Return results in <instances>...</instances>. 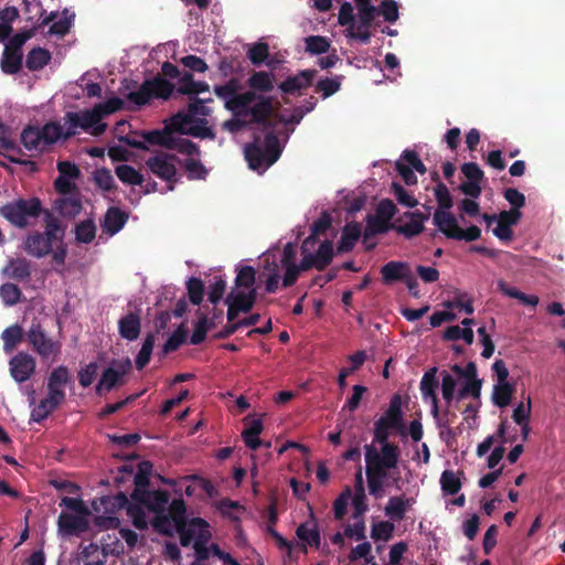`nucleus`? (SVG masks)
I'll return each instance as SVG.
<instances>
[{"instance_id":"58","label":"nucleus","mask_w":565,"mask_h":565,"mask_svg":"<svg viewBox=\"0 0 565 565\" xmlns=\"http://www.w3.org/2000/svg\"><path fill=\"white\" fill-rule=\"evenodd\" d=\"M306 51L311 54H322L328 52L330 47L329 41L319 35H311L305 39Z\"/></svg>"},{"instance_id":"53","label":"nucleus","mask_w":565,"mask_h":565,"mask_svg":"<svg viewBox=\"0 0 565 565\" xmlns=\"http://www.w3.org/2000/svg\"><path fill=\"white\" fill-rule=\"evenodd\" d=\"M248 85L260 92H270L274 87L273 76L267 72H256L249 77Z\"/></svg>"},{"instance_id":"10","label":"nucleus","mask_w":565,"mask_h":565,"mask_svg":"<svg viewBox=\"0 0 565 565\" xmlns=\"http://www.w3.org/2000/svg\"><path fill=\"white\" fill-rule=\"evenodd\" d=\"M60 139H64V126L56 121L43 127L29 126L21 134V141L29 151H44Z\"/></svg>"},{"instance_id":"33","label":"nucleus","mask_w":565,"mask_h":565,"mask_svg":"<svg viewBox=\"0 0 565 565\" xmlns=\"http://www.w3.org/2000/svg\"><path fill=\"white\" fill-rule=\"evenodd\" d=\"M361 236V225L359 223H349L344 226L339 242L338 252H350Z\"/></svg>"},{"instance_id":"45","label":"nucleus","mask_w":565,"mask_h":565,"mask_svg":"<svg viewBox=\"0 0 565 565\" xmlns=\"http://www.w3.org/2000/svg\"><path fill=\"white\" fill-rule=\"evenodd\" d=\"M195 148H198L195 146ZM189 156V153H186ZM193 156H199V149H196V152L191 153L190 158L185 159L183 162V167L188 173V178L192 180H201L204 179L207 174V170L205 167L201 163V161Z\"/></svg>"},{"instance_id":"19","label":"nucleus","mask_w":565,"mask_h":565,"mask_svg":"<svg viewBox=\"0 0 565 565\" xmlns=\"http://www.w3.org/2000/svg\"><path fill=\"white\" fill-rule=\"evenodd\" d=\"M131 370V361L127 358L124 360H114L107 369L104 370L97 385L96 392L102 395L109 392L116 386L125 383V376Z\"/></svg>"},{"instance_id":"3","label":"nucleus","mask_w":565,"mask_h":565,"mask_svg":"<svg viewBox=\"0 0 565 565\" xmlns=\"http://www.w3.org/2000/svg\"><path fill=\"white\" fill-rule=\"evenodd\" d=\"M151 471V462L142 461L138 465L135 490L131 493L132 502L127 505V514L132 524L140 530L147 529L153 516L166 511L170 499L168 491L147 489Z\"/></svg>"},{"instance_id":"7","label":"nucleus","mask_w":565,"mask_h":565,"mask_svg":"<svg viewBox=\"0 0 565 565\" xmlns=\"http://www.w3.org/2000/svg\"><path fill=\"white\" fill-rule=\"evenodd\" d=\"M211 109L204 105L202 99L191 103L186 110L179 111L166 126V131L177 139L175 134L190 135L200 138H214L213 130L209 125Z\"/></svg>"},{"instance_id":"62","label":"nucleus","mask_w":565,"mask_h":565,"mask_svg":"<svg viewBox=\"0 0 565 565\" xmlns=\"http://www.w3.org/2000/svg\"><path fill=\"white\" fill-rule=\"evenodd\" d=\"M367 388L363 385H354L352 387V395L348 398L347 403L342 407V412L349 411L354 412L360 406L363 395L366 393Z\"/></svg>"},{"instance_id":"48","label":"nucleus","mask_w":565,"mask_h":565,"mask_svg":"<svg viewBox=\"0 0 565 565\" xmlns=\"http://www.w3.org/2000/svg\"><path fill=\"white\" fill-rule=\"evenodd\" d=\"M264 262L265 270L268 271L265 289L267 292L274 294L277 291L280 280L278 264L275 259L270 260L269 256H266Z\"/></svg>"},{"instance_id":"52","label":"nucleus","mask_w":565,"mask_h":565,"mask_svg":"<svg viewBox=\"0 0 565 565\" xmlns=\"http://www.w3.org/2000/svg\"><path fill=\"white\" fill-rule=\"evenodd\" d=\"M96 236V225L92 220H85L75 227V237L78 242L88 244Z\"/></svg>"},{"instance_id":"59","label":"nucleus","mask_w":565,"mask_h":565,"mask_svg":"<svg viewBox=\"0 0 565 565\" xmlns=\"http://www.w3.org/2000/svg\"><path fill=\"white\" fill-rule=\"evenodd\" d=\"M21 297V290L14 284H3L0 287V298L7 306H13L19 302Z\"/></svg>"},{"instance_id":"61","label":"nucleus","mask_w":565,"mask_h":565,"mask_svg":"<svg viewBox=\"0 0 565 565\" xmlns=\"http://www.w3.org/2000/svg\"><path fill=\"white\" fill-rule=\"evenodd\" d=\"M247 55H248V58L250 60V62L254 65L262 64L263 62H265V60L269 55L268 44L260 42V43H257V44L253 45L248 50Z\"/></svg>"},{"instance_id":"11","label":"nucleus","mask_w":565,"mask_h":565,"mask_svg":"<svg viewBox=\"0 0 565 565\" xmlns=\"http://www.w3.org/2000/svg\"><path fill=\"white\" fill-rule=\"evenodd\" d=\"M301 255L302 270H323L332 262L333 244L328 239L319 243L315 234H311L302 242Z\"/></svg>"},{"instance_id":"40","label":"nucleus","mask_w":565,"mask_h":565,"mask_svg":"<svg viewBox=\"0 0 565 565\" xmlns=\"http://www.w3.org/2000/svg\"><path fill=\"white\" fill-rule=\"evenodd\" d=\"M515 391L513 384L509 382L495 383L492 391V402L498 407H507L512 398Z\"/></svg>"},{"instance_id":"20","label":"nucleus","mask_w":565,"mask_h":565,"mask_svg":"<svg viewBox=\"0 0 565 565\" xmlns=\"http://www.w3.org/2000/svg\"><path fill=\"white\" fill-rule=\"evenodd\" d=\"M402 399L394 395L385 414L374 424V436L376 439H388L390 430L397 428L402 423Z\"/></svg>"},{"instance_id":"22","label":"nucleus","mask_w":565,"mask_h":565,"mask_svg":"<svg viewBox=\"0 0 565 565\" xmlns=\"http://www.w3.org/2000/svg\"><path fill=\"white\" fill-rule=\"evenodd\" d=\"M396 169L407 184H415L417 178L414 171L424 174L426 168L415 151H404V154L396 161Z\"/></svg>"},{"instance_id":"46","label":"nucleus","mask_w":565,"mask_h":565,"mask_svg":"<svg viewBox=\"0 0 565 565\" xmlns=\"http://www.w3.org/2000/svg\"><path fill=\"white\" fill-rule=\"evenodd\" d=\"M388 223L390 221L382 218L376 213L374 215H369L364 231V243H366L369 237L374 236L375 234L385 233L390 228Z\"/></svg>"},{"instance_id":"32","label":"nucleus","mask_w":565,"mask_h":565,"mask_svg":"<svg viewBox=\"0 0 565 565\" xmlns=\"http://www.w3.org/2000/svg\"><path fill=\"white\" fill-rule=\"evenodd\" d=\"M2 273L9 278L23 280L30 277L31 265L25 258L10 259L4 266Z\"/></svg>"},{"instance_id":"63","label":"nucleus","mask_w":565,"mask_h":565,"mask_svg":"<svg viewBox=\"0 0 565 565\" xmlns=\"http://www.w3.org/2000/svg\"><path fill=\"white\" fill-rule=\"evenodd\" d=\"M233 118L223 122V128L231 132H236L241 130L247 122H256L253 120L252 113L249 111L247 115L236 116L233 114Z\"/></svg>"},{"instance_id":"21","label":"nucleus","mask_w":565,"mask_h":565,"mask_svg":"<svg viewBox=\"0 0 565 565\" xmlns=\"http://www.w3.org/2000/svg\"><path fill=\"white\" fill-rule=\"evenodd\" d=\"M34 358L25 352H19L9 361V370L13 380L18 383L26 382L35 372Z\"/></svg>"},{"instance_id":"55","label":"nucleus","mask_w":565,"mask_h":565,"mask_svg":"<svg viewBox=\"0 0 565 565\" xmlns=\"http://www.w3.org/2000/svg\"><path fill=\"white\" fill-rule=\"evenodd\" d=\"M424 230V218L422 214H412L411 220L398 226V232L407 237L418 235Z\"/></svg>"},{"instance_id":"5","label":"nucleus","mask_w":565,"mask_h":565,"mask_svg":"<svg viewBox=\"0 0 565 565\" xmlns=\"http://www.w3.org/2000/svg\"><path fill=\"white\" fill-rule=\"evenodd\" d=\"M238 88V82L231 79L224 85L215 86V94L224 99L225 108L236 116L247 115L250 111L253 120L263 122L271 111L270 100L254 92L237 94Z\"/></svg>"},{"instance_id":"44","label":"nucleus","mask_w":565,"mask_h":565,"mask_svg":"<svg viewBox=\"0 0 565 565\" xmlns=\"http://www.w3.org/2000/svg\"><path fill=\"white\" fill-rule=\"evenodd\" d=\"M107 556L102 547L95 543H89L82 551V562L84 565H105Z\"/></svg>"},{"instance_id":"41","label":"nucleus","mask_w":565,"mask_h":565,"mask_svg":"<svg viewBox=\"0 0 565 565\" xmlns=\"http://www.w3.org/2000/svg\"><path fill=\"white\" fill-rule=\"evenodd\" d=\"M209 86L204 82H195L190 73L183 74L178 83L177 92L184 95H198L206 92Z\"/></svg>"},{"instance_id":"1","label":"nucleus","mask_w":565,"mask_h":565,"mask_svg":"<svg viewBox=\"0 0 565 565\" xmlns=\"http://www.w3.org/2000/svg\"><path fill=\"white\" fill-rule=\"evenodd\" d=\"M356 14L351 2L344 1L338 13V23L345 26V36L361 43H369L371 40V25L377 15L385 21L393 23L398 19V7L394 0H384L380 7L372 4L371 0H354Z\"/></svg>"},{"instance_id":"42","label":"nucleus","mask_w":565,"mask_h":565,"mask_svg":"<svg viewBox=\"0 0 565 565\" xmlns=\"http://www.w3.org/2000/svg\"><path fill=\"white\" fill-rule=\"evenodd\" d=\"M51 60V53L42 47L32 49L26 55L25 65L30 71H40Z\"/></svg>"},{"instance_id":"38","label":"nucleus","mask_w":565,"mask_h":565,"mask_svg":"<svg viewBox=\"0 0 565 565\" xmlns=\"http://www.w3.org/2000/svg\"><path fill=\"white\" fill-rule=\"evenodd\" d=\"M0 65L6 74L18 73L22 65V51H12L11 47H4Z\"/></svg>"},{"instance_id":"6","label":"nucleus","mask_w":565,"mask_h":565,"mask_svg":"<svg viewBox=\"0 0 565 565\" xmlns=\"http://www.w3.org/2000/svg\"><path fill=\"white\" fill-rule=\"evenodd\" d=\"M481 393V381L477 377V367L470 362L466 367L458 364L451 366V372L441 373V394L447 406L452 401L463 399L467 396L479 398Z\"/></svg>"},{"instance_id":"9","label":"nucleus","mask_w":565,"mask_h":565,"mask_svg":"<svg viewBox=\"0 0 565 565\" xmlns=\"http://www.w3.org/2000/svg\"><path fill=\"white\" fill-rule=\"evenodd\" d=\"M255 281L256 271L252 266L236 267L235 285L227 298L228 301H235L243 312L249 311L256 301Z\"/></svg>"},{"instance_id":"54","label":"nucleus","mask_w":565,"mask_h":565,"mask_svg":"<svg viewBox=\"0 0 565 565\" xmlns=\"http://www.w3.org/2000/svg\"><path fill=\"white\" fill-rule=\"evenodd\" d=\"M154 335L148 334L143 340L141 349L136 358V367L138 370L143 369L150 361L151 353L154 347Z\"/></svg>"},{"instance_id":"25","label":"nucleus","mask_w":565,"mask_h":565,"mask_svg":"<svg viewBox=\"0 0 565 565\" xmlns=\"http://www.w3.org/2000/svg\"><path fill=\"white\" fill-rule=\"evenodd\" d=\"M71 381V373L64 365L52 370L47 377V392L65 399V386Z\"/></svg>"},{"instance_id":"27","label":"nucleus","mask_w":565,"mask_h":565,"mask_svg":"<svg viewBox=\"0 0 565 565\" xmlns=\"http://www.w3.org/2000/svg\"><path fill=\"white\" fill-rule=\"evenodd\" d=\"M52 243L43 234L34 233L29 235L24 241L25 252L36 258L47 255L51 250Z\"/></svg>"},{"instance_id":"14","label":"nucleus","mask_w":565,"mask_h":565,"mask_svg":"<svg viewBox=\"0 0 565 565\" xmlns=\"http://www.w3.org/2000/svg\"><path fill=\"white\" fill-rule=\"evenodd\" d=\"M100 116L96 106L90 110L83 111H68L64 116V139L77 134L81 128L88 131L93 136H99L106 130V124L102 122Z\"/></svg>"},{"instance_id":"18","label":"nucleus","mask_w":565,"mask_h":565,"mask_svg":"<svg viewBox=\"0 0 565 565\" xmlns=\"http://www.w3.org/2000/svg\"><path fill=\"white\" fill-rule=\"evenodd\" d=\"M178 158L168 152H158L146 160L148 169L158 178L169 183L168 190H173L172 183L178 180Z\"/></svg>"},{"instance_id":"50","label":"nucleus","mask_w":565,"mask_h":565,"mask_svg":"<svg viewBox=\"0 0 565 565\" xmlns=\"http://www.w3.org/2000/svg\"><path fill=\"white\" fill-rule=\"evenodd\" d=\"M116 175L121 182L127 184L139 185L143 182L142 174L128 164L117 166Z\"/></svg>"},{"instance_id":"16","label":"nucleus","mask_w":565,"mask_h":565,"mask_svg":"<svg viewBox=\"0 0 565 565\" xmlns=\"http://www.w3.org/2000/svg\"><path fill=\"white\" fill-rule=\"evenodd\" d=\"M42 204L36 198L17 200L1 207V214L18 227L30 225L41 213Z\"/></svg>"},{"instance_id":"60","label":"nucleus","mask_w":565,"mask_h":565,"mask_svg":"<svg viewBox=\"0 0 565 565\" xmlns=\"http://www.w3.org/2000/svg\"><path fill=\"white\" fill-rule=\"evenodd\" d=\"M354 522L352 524H348L344 527V534L347 537H350L355 541H364L365 540V522L364 519H353Z\"/></svg>"},{"instance_id":"2","label":"nucleus","mask_w":565,"mask_h":565,"mask_svg":"<svg viewBox=\"0 0 565 565\" xmlns=\"http://www.w3.org/2000/svg\"><path fill=\"white\" fill-rule=\"evenodd\" d=\"M401 451L397 445L388 439H376L364 446L365 475L369 492L379 499L384 495V488L398 477L397 465Z\"/></svg>"},{"instance_id":"56","label":"nucleus","mask_w":565,"mask_h":565,"mask_svg":"<svg viewBox=\"0 0 565 565\" xmlns=\"http://www.w3.org/2000/svg\"><path fill=\"white\" fill-rule=\"evenodd\" d=\"M394 531V525L388 521H380L372 524L371 537L377 542H386L391 539Z\"/></svg>"},{"instance_id":"12","label":"nucleus","mask_w":565,"mask_h":565,"mask_svg":"<svg viewBox=\"0 0 565 565\" xmlns=\"http://www.w3.org/2000/svg\"><path fill=\"white\" fill-rule=\"evenodd\" d=\"M279 140L274 135H267L263 145H249L245 148V158L252 170L265 172L280 156Z\"/></svg>"},{"instance_id":"15","label":"nucleus","mask_w":565,"mask_h":565,"mask_svg":"<svg viewBox=\"0 0 565 565\" xmlns=\"http://www.w3.org/2000/svg\"><path fill=\"white\" fill-rule=\"evenodd\" d=\"M31 349L42 359L55 361L62 352V342L50 337L39 321H32L26 331Z\"/></svg>"},{"instance_id":"57","label":"nucleus","mask_w":565,"mask_h":565,"mask_svg":"<svg viewBox=\"0 0 565 565\" xmlns=\"http://www.w3.org/2000/svg\"><path fill=\"white\" fill-rule=\"evenodd\" d=\"M102 548L106 556H118L124 552V545L115 534H107L102 537Z\"/></svg>"},{"instance_id":"13","label":"nucleus","mask_w":565,"mask_h":565,"mask_svg":"<svg viewBox=\"0 0 565 565\" xmlns=\"http://www.w3.org/2000/svg\"><path fill=\"white\" fill-rule=\"evenodd\" d=\"M125 141L127 145L139 149H146L148 145H161L170 149H177L181 153L191 154L196 152L195 143L188 139L172 138L166 129L148 131L141 136L126 137Z\"/></svg>"},{"instance_id":"34","label":"nucleus","mask_w":565,"mask_h":565,"mask_svg":"<svg viewBox=\"0 0 565 565\" xmlns=\"http://www.w3.org/2000/svg\"><path fill=\"white\" fill-rule=\"evenodd\" d=\"M126 221L127 216L124 212L117 207H110L104 217L102 227L109 235H115L124 227Z\"/></svg>"},{"instance_id":"29","label":"nucleus","mask_w":565,"mask_h":565,"mask_svg":"<svg viewBox=\"0 0 565 565\" xmlns=\"http://www.w3.org/2000/svg\"><path fill=\"white\" fill-rule=\"evenodd\" d=\"M415 503L413 498L405 497H392L388 499L385 505V514L396 521H401L405 518L406 511Z\"/></svg>"},{"instance_id":"39","label":"nucleus","mask_w":565,"mask_h":565,"mask_svg":"<svg viewBox=\"0 0 565 565\" xmlns=\"http://www.w3.org/2000/svg\"><path fill=\"white\" fill-rule=\"evenodd\" d=\"M498 290L503 295L518 299L521 303L525 306L536 307L539 303V297L535 295H525L524 292L518 290L514 287L509 286L504 280H498L497 282Z\"/></svg>"},{"instance_id":"35","label":"nucleus","mask_w":565,"mask_h":565,"mask_svg":"<svg viewBox=\"0 0 565 565\" xmlns=\"http://www.w3.org/2000/svg\"><path fill=\"white\" fill-rule=\"evenodd\" d=\"M55 209L65 217H75L82 210V203L76 194H67L55 201Z\"/></svg>"},{"instance_id":"24","label":"nucleus","mask_w":565,"mask_h":565,"mask_svg":"<svg viewBox=\"0 0 565 565\" xmlns=\"http://www.w3.org/2000/svg\"><path fill=\"white\" fill-rule=\"evenodd\" d=\"M436 373L437 367H431L428 371H426L420 380L419 386L423 399L430 404V413L435 420L440 416L437 395L435 392V388L437 386Z\"/></svg>"},{"instance_id":"17","label":"nucleus","mask_w":565,"mask_h":565,"mask_svg":"<svg viewBox=\"0 0 565 565\" xmlns=\"http://www.w3.org/2000/svg\"><path fill=\"white\" fill-rule=\"evenodd\" d=\"M433 221L436 227L448 238L472 242L481 235L480 228L475 225L467 230L461 228L455 215L446 210H436Z\"/></svg>"},{"instance_id":"30","label":"nucleus","mask_w":565,"mask_h":565,"mask_svg":"<svg viewBox=\"0 0 565 565\" xmlns=\"http://www.w3.org/2000/svg\"><path fill=\"white\" fill-rule=\"evenodd\" d=\"M140 329V318L134 312L124 316L118 322L120 337L129 341H134L139 337Z\"/></svg>"},{"instance_id":"31","label":"nucleus","mask_w":565,"mask_h":565,"mask_svg":"<svg viewBox=\"0 0 565 565\" xmlns=\"http://www.w3.org/2000/svg\"><path fill=\"white\" fill-rule=\"evenodd\" d=\"M383 280L386 284H391L396 280L408 278L411 274L409 267L406 263L402 262H390L385 264L381 269Z\"/></svg>"},{"instance_id":"23","label":"nucleus","mask_w":565,"mask_h":565,"mask_svg":"<svg viewBox=\"0 0 565 565\" xmlns=\"http://www.w3.org/2000/svg\"><path fill=\"white\" fill-rule=\"evenodd\" d=\"M87 516L88 512L75 514L62 512L57 519L58 531L64 536L78 535L89 526Z\"/></svg>"},{"instance_id":"51","label":"nucleus","mask_w":565,"mask_h":565,"mask_svg":"<svg viewBox=\"0 0 565 565\" xmlns=\"http://www.w3.org/2000/svg\"><path fill=\"white\" fill-rule=\"evenodd\" d=\"M441 490L447 494H456L461 489V480L452 470H445L440 477Z\"/></svg>"},{"instance_id":"64","label":"nucleus","mask_w":565,"mask_h":565,"mask_svg":"<svg viewBox=\"0 0 565 565\" xmlns=\"http://www.w3.org/2000/svg\"><path fill=\"white\" fill-rule=\"evenodd\" d=\"M188 292L192 303L200 305L203 299L204 286L201 279L191 278L188 282Z\"/></svg>"},{"instance_id":"37","label":"nucleus","mask_w":565,"mask_h":565,"mask_svg":"<svg viewBox=\"0 0 565 565\" xmlns=\"http://www.w3.org/2000/svg\"><path fill=\"white\" fill-rule=\"evenodd\" d=\"M296 534L303 545L319 547L320 532L313 521L300 524Z\"/></svg>"},{"instance_id":"43","label":"nucleus","mask_w":565,"mask_h":565,"mask_svg":"<svg viewBox=\"0 0 565 565\" xmlns=\"http://www.w3.org/2000/svg\"><path fill=\"white\" fill-rule=\"evenodd\" d=\"M366 360V353L364 351H358L354 354L349 356V361L351 365L349 367H343L339 372L338 384L341 388L347 386V377L359 370Z\"/></svg>"},{"instance_id":"26","label":"nucleus","mask_w":565,"mask_h":565,"mask_svg":"<svg viewBox=\"0 0 565 565\" xmlns=\"http://www.w3.org/2000/svg\"><path fill=\"white\" fill-rule=\"evenodd\" d=\"M65 399L47 392L46 396L33 407L31 419L35 423L44 420L54 409H56Z\"/></svg>"},{"instance_id":"49","label":"nucleus","mask_w":565,"mask_h":565,"mask_svg":"<svg viewBox=\"0 0 565 565\" xmlns=\"http://www.w3.org/2000/svg\"><path fill=\"white\" fill-rule=\"evenodd\" d=\"M22 337V328L18 324L4 329L1 334L4 351L11 352L21 342Z\"/></svg>"},{"instance_id":"8","label":"nucleus","mask_w":565,"mask_h":565,"mask_svg":"<svg viewBox=\"0 0 565 565\" xmlns=\"http://www.w3.org/2000/svg\"><path fill=\"white\" fill-rule=\"evenodd\" d=\"M173 89L174 86L170 82L156 77L152 81H146L132 89L127 82H124L120 93L128 104L140 107L148 104L152 98H169Z\"/></svg>"},{"instance_id":"4","label":"nucleus","mask_w":565,"mask_h":565,"mask_svg":"<svg viewBox=\"0 0 565 565\" xmlns=\"http://www.w3.org/2000/svg\"><path fill=\"white\" fill-rule=\"evenodd\" d=\"M186 507L182 499H174L164 512L157 514L150 520L153 529L164 535H180L182 546L193 545L199 542L202 535L212 537L210 524L201 519L185 520Z\"/></svg>"},{"instance_id":"28","label":"nucleus","mask_w":565,"mask_h":565,"mask_svg":"<svg viewBox=\"0 0 565 565\" xmlns=\"http://www.w3.org/2000/svg\"><path fill=\"white\" fill-rule=\"evenodd\" d=\"M315 70H305L295 76L288 77L280 84V89L284 93L292 94L302 88L309 87L316 75Z\"/></svg>"},{"instance_id":"36","label":"nucleus","mask_w":565,"mask_h":565,"mask_svg":"<svg viewBox=\"0 0 565 565\" xmlns=\"http://www.w3.org/2000/svg\"><path fill=\"white\" fill-rule=\"evenodd\" d=\"M462 327L460 326H451L445 331V338L448 340H463L467 344H471L473 342V331L471 329V324L473 323L472 319L462 320Z\"/></svg>"},{"instance_id":"47","label":"nucleus","mask_w":565,"mask_h":565,"mask_svg":"<svg viewBox=\"0 0 565 565\" xmlns=\"http://www.w3.org/2000/svg\"><path fill=\"white\" fill-rule=\"evenodd\" d=\"M50 20L52 21V23L47 30V33L51 35L63 36L70 31L73 17L67 15L64 12L60 15L54 14Z\"/></svg>"}]
</instances>
